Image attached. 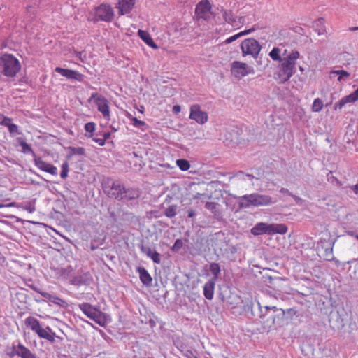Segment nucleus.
Wrapping results in <instances>:
<instances>
[{
	"mask_svg": "<svg viewBox=\"0 0 358 358\" xmlns=\"http://www.w3.org/2000/svg\"><path fill=\"white\" fill-rule=\"evenodd\" d=\"M299 57V51L292 50L281 60L278 71L275 73L274 78L276 81L279 83H285L291 78L294 72L296 60Z\"/></svg>",
	"mask_w": 358,
	"mask_h": 358,
	"instance_id": "f257e3e1",
	"label": "nucleus"
},
{
	"mask_svg": "<svg viewBox=\"0 0 358 358\" xmlns=\"http://www.w3.org/2000/svg\"><path fill=\"white\" fill-rule=\"evenodd\" d=\"M21 64L17 58L9 53L0 57V73L8 78H14L20 72Z\"/></svg>",
	"mask_w": 358,
	"mask_h": 358,
	"instance_id": "f03ea898",
	"label": "nucleus"
},
{
	"mask_svg": "<svg viewBox=\"0 0 358 358\" xmlns=\"http://www.w3.org/2000/svg\"><path fill=\"white\" fill-rule=\"evenodd\" d=\"M24 324L35 332L39 338L45 339L50 343L55 341L56 334L52 329L48 326L46 328H42L40 322L34 317L29 316L27 317L24 320Z\"/></svg>",
	"mask_w": 358,
	"mask_h": 358,
	"instance_id": "7ed1b4c3",
	"label": "nucleus"
},
{
	"mask_svg": "<svg viewBox=\"0 0 358 358\" xmlns=\"http://www.w3.org/2000/svg\"><path fill=\"white\" fill-rule=\"evenodd\" d=\"M287 231L288 228L284 224H267L265 222H259L251 229V233L254 236L285 234Z\"/></svg>",
	"mask_w": 358,
	"mask_h": 358,
	"instance_id": "20e7f679",
	"label": "nucleus"
},
{
	"mask_svg": "<svg viewBox=\"0 0 358 358\" xmlns=\"http://www.w3.org/2000/svg\"><path fill=\"white\" fill-rule=\"evenodd\" d=\"M79 308L90 319L94 320L101 327H105L108 321L106 313L100 310L99 308L92 306L87 303L79 304Z\"/></svg>",
	"mask_w": 358,
	"mask_h": 358,
	"instance_id": "39448f33",
	"label": "nucleus"
},
{
	"mask_svg": "<svg viewBox=\"0 0 358 358\" xmlns=\"http://www.w3.org/2000/svg\"><path fill=\"white\" fill-rule=\"evenodd\" d=\"M242 205L245 207L250 206H266L273 203L272 198L268 195L251 194L244 195L241 198Z\"/></svg>",
	"mask_w": 358,
	"mask_h": 358,
	"instance_id": "423d86ee",
	"label": "nucleus"
},
{
	"mask_svg": "<svg viewBox=\"0 0 358 358\" xmlns=\"http://www.w3.org/2000/svg\"><path fill=\"white\" fill-rule=\"evenodd\" d=\"M94 101L95 103L97 110L100 112L103 118L107 121H110V110L109 106L108 100L101 94L98 93H92L88 101L90 102Z\"/></svg>",
	"mask_w": 358,
	"mask_h": 358,
	"instance_id": "0eeeda50",
	"label": "nucleus"
},
{
	"mask_svg": "<svg viewBox=\"0 0 358 358\" xmlns=\"http://www.w3.org/2000/svg\"><path fill=\"white\" fill-rule=\"evenodd\" d=\"M241 48L243 56L250 55L253 58H257L262 47L257 40L250 38L242 41Z\"/></svg>",
	"mask_w": 358,
	"mask_h": 358,
	"instance_id": "6e6552de",
	"label": "nucleus"
},
{
	"mask_svg": "<svg viewBox=\"0 0 358 358\" xmlns=\"http://www.w3.org/2000/svg\"><path fill=\"white\" fill-rule=\"evenodd\" d=\"M6 355L13 358L17 356L20 358H38L35 354L27 348L25 345L19 343L17 345L13 344L11 348H7Z\"/></svg>",
	"mask_w": 358,
	"mask_h": 358,
	"instance_id": "1a4fd4ad",
	"label": "nucleus"
},
{
	"mask_svg": "<svg viewBox=\"0 0 358 358\" xmlns=\"http://www.w3.org/2000/svg\"><path fill=\"white\" fill-rule=\"evenodd\" d=\"M114 16L112 7L107 4H101L95 9L94 21H110Z\"/></svg>",
	"mask_w": 358,
	"mask_h": 358,
	"instance_id": "9d476101",
	"label": "nucleus"
},
{
	"mask_svg": "<svg viewBox=\"0 0 358 358\" xmlns=\"http://www.w3.org/2000/svg\"><path fill=\"white\" fill-rule=\"evenodd\" d=\"M211 5L208 0H202L198 3L195 9V14L199 19L208 20L210 19L211 12Z\"/></svg>",
	"mask_w": 358,
	"mask_h": 358,
	"instance_id": "9b49d317",
	"label": "nucleus"
},
{
	"mask_svg": "<svg viewBox=\"0 0 358 358\" xmlns=\"http://www.w3.org/2000/svg\"><path fill=\"white\" fill-rule=\"evenodd\" d=\"M189 118L199 124H204L208 120L207 113L202 111L199 104H194L190 107Z\"/></svg>",
	"mask_w": 358,
	"mask_h": 358,
	"instance_id": "f8f14e48",
	"label": "nucleus"
},
{
	"mask_svg": "<svg viewBox=\"0 0 358 358\" xmlns=\"http://www.w3.org/2000/svg\"><path fill=\"white\" fill-rule=\"evenodd\" d=\"M248 69L249 67L247 64L235 61L231 64V70L236 77L241 78L252 72V70H249Z\"/></svg>",
	"mask_w": 358,
	"mask_h": 358,
	"instance_id": "ddd939ff",
	"label": "nucleus"
},
{
	"mask_svg": "<svg viewBox=\"0 0 358 358\" xmlns=\"http://www.w3.org/2000/svg\"><path fill=\"white\" fill-rule=\"evenodd\" d=\"M34 162L38 169L52 176H57V168L54 165L43 161L41 157H35Z\"/></svg>",
	"mask_w": 358,
	"mask_h": 358,
	"instance_id": "4468645a",
	"label": "nucleus"
},
{
	"mask_svg": "<svg viewBox=\"0 0 358 358\" xmlns=\"http://www.w3.org/2000/svg\"><path fill=\"white\" fill-rule=\"evenodd\" d=\"M34 162L38 169L52 176H57V168L54 165L43 161L41 157H35Z\"/></svg>",
	"mask_w": 358,
	"mask_h": 358,
	"instance_id": "2eb2a0df",
	"label": "nucleus"
},
{
	"mask_svg": "<svg viewBox=\"0 0 358 358\" xmlns=\"http://www.w3.org/2000/svg\"><path fill=\"white\" fill-rule=\"evenodd\" d=\"M55 71L68 79L76 80L80 82L83 81L85 77L84 75L76 71L63 69L62 67H56Z\"/></svg>",
	"mask_w": 358,
	"mask_h": 358,
	"instance_id": "dca6fc26",
	"label": "nucleus"
},
{
	"mask_svg": "<svg viewBox=\"0 0 358 358\" xmlns=\"http://www.w3.org/2000/svg\"><path fill=\"white\" fill-rule=\"evenodd\" d=\"M222 16L224 20L233 27H241L243 24V17L236 16L231 10H224Z\"/></svg>",
	"mask_w": 358,
	"mask_h": 358,
	"instance_id": "f3484780",
	"label": "nucleus"
},
{
	"mask_svg": "<svg viewBox=\"0 0 358 358\" xmlns=\"http://www.w3.org/2000/svg\"><path fill=\"white\" fill-rule=\"evenodd\" d=\"M35 290L38 293H39L42 296L47 299L51 303H52L53 304H55L60 308H67L69 306L68 303L65 300L62 299V298H60L59 296L52 295L46 292L40 291L39 289H36Z\"/></svg>",
	"mask_w": 358,
	"mask_h": 358,
	"instance_id": "a211bd4d",
	"label": "nucleus"
},
{
	"mask_svg": "<svg viewBox=\"0 0 358 358\" xmlns=\"http://www.w3.org/2000/svg\"><path fill=\"white\" fill-rule=\"evenodd\" d=\"M136 4V0H118L117 9L120 15L130 13Z\"/></svg>",
	"mask_w": 358,
	"mask_h": 358,
	"instance_id": "6ab92c4d",
	"label": "nucleus"
},
{
	"mask_svg": "<svg viewBox=\"0 0 358 358\" xmlns=\"http://www.w3.org/2000/svg\"><path fill=\"white\" fill-rule=\"evenodd\" d=\"M141 251L148 257L150 258L155 263L158 264L161 263V255L155 250L142 245L141 246Z\"/></svg>",
	"mask_w": 358,
	"mask_h": 358,
	"instance_id": "aec40b11",
	"label": "nucleus"
},
{
	"mask_svg": "<svg viewBox=\"0 0 358 358\" xmlns=\"http://www.w3.org/2000/svg\"><path fill=\"white\" fill-rule=\"evenodd\" d=\"M125 193V188L120 183H113L111 187V192L109 196L115 199L121 200L123 199V194Z\"/></svg>",
	"mask_w": 358,
	"mask_h": 358,
	"instance_id": "412c9836",
	"label": "nucleus"
},
{
	"mask_svg": "<svg viewBox=\"0 0 358 358\" xmlns=\"http://www.w3.org/2000/svg\"><path fill=\"white\" fill-rule=\"evenodd\" d=\"M138 35L150 47L153 49L158 48V45L154 42L152 38L148 31L139 29L138 31Z\"/></svg>",
	"mask_w": 358,
	"mask_h": 358,
	"instance_id": "4be33fe9",
	"label": "nucleus"
},
{
	"mask_svg": "<svg viewBox=\"0 0 358 358\" xmlns=\"http://www.w3.org/2000/svg\"><path fill=\"white\" fill-rule=\"evenodd\" d=\"M215 285V282L214 280H209L204 285L203 295L208 300H211L213 298Z\"/></svg>",
	"mask_w": 358,
	"mask_h": 358,
	"instance_id": "5701e85b",
	"label": "nucleus"
},
{
	"mask_svg": "<svg viewBox=\"0 0 358 358\" xmlns=\"http://www.w3.org/2000/svg\"><path fill=\"white\" fill-rule=\"evenodd\" d=\"M138 272L142 283L147 286L150 285L152 281V278L148 271L145 268L139 267L138 268Z\"/></svg>",
	"mask_w": 358,
	"mask_h": 358,
	"instance_id": "b1692460",
	"label": "nucleus"
},
{
	"mask_svg": "<svg viewBox=\"0 0 358 358\" xmlns=\"http://www.w3.org/2000/svg\"><path fill=\"white\" fill-rule=\"evenodd\" d=\"M333 75H338L337 80L341 82L343 78H349L350 73L344 70H335L330 72L331 78Z\"/></svg>",
	"mask_w": 358,
	"mask_h": 358,
	"instance_id": "393cba45",
	"label": "nucleus"
},
{
	"mask_svg": "<svg viewBox=\"0 0 358 358\" xmlns=\"http://www.w3.org/2000/svg\"><path fill=\"white\" fill-rule=\"evenodd\" d=\"M209 269L214 276V281H215L221 271L220 265L215 262L211 263Z\"/></svg>",
	"mask_w": 358,
	"mask_h": 358,
	"instance_id": "a878e982",
	"label": "nucleus"
},
{
	"mask_svg": "<svg viewBox=\"0 0 358 358\" xmlns=\"http://www.w3.org/2000/svg\"><path fill=\"white\" fill-rule=\"evenodd\" d=\"M280 52V49L279 48L275 47L269 52L268 55L273 61L281 62L282 59H281Z\"/></svg>",
	"mask_w": 358,
	"mask_h": 358,
	"instance_id": "bb28decb",
	"label": "nucleus"
},
{
	"mask_svg": "<svg viewBox=\"0 0 358 358\" xmlns=\"http://www.w3.org/2000/svg\"><path fill=\"white\" fill-rule=\"evenodd\" d=\"M178 206L176 205L169 206L164 211L166 217L171 218L176 215Z\"/></svg>",
	"mask_w": 358,
	"mask_h": 358,
	"instance_id": "cd10ccee",
	"label": "nucleus"
},
{
	"mask_svg": "<svg viewBox=\"0 0 358 358\" xmlns=\"http://www.w3.org/2000/svg\"><path fill=\"white\" fill-rule=\"evenodd\" d=\"M323 102L320 98H316L314 99L313 105H312V110L313 112H320L323 108Z\"/></svg>",
	"mask_w": 358,
	"mask_h": 358,
	"instance_id": "c85d7f7f",
	"label": "nucleus"
},
{
	"mask_svg": "<svg viewBox=\"0 0 358 358\" xmlns=\"http://www.w3.org/2000/svg\"><path fill=\"white\" fill-rule=\"evenodd\" d=\"M343 98L346 103H355V101H358V87L354 92L351 93L348 96H344Z\"/></svg>",
	"mask_w": 358,
	"mask_h": 358,
	"instance_id": "c756f323",
	"label": "nucleus"
},
{
	"mask_svg": "<svg viewBox=\"0 0 358 358\" xmlns=\"http://www.w3.org/2000/svg\"><path fill=\"white\" fill-rule=\"evenodd\" d=\"M176 164L182 171H187L190 168L189 162L183 159L176 160Z\"/></svg>",
	"mask_w": 358,
	"mask_h": 358,
	"instance_id": "7c9ffc66",
	"label": "nucleus"
},
{
	"mask_svg": "<svg viewBox=\"0 0 358 358\" xmlns=\"http://www.w3.org/2000/svg\"><path fill=\"white\" fill-rule=\"evenodd\" d=\"M69 172V164L67 161L63 162L62 165V171L60 173V176L62 179H66L68 177V173Z\"/></svg>",
	"mask_w": 358,
	"mask_h": 358,
	"instance_id": "2f4dec72",
	"label": "nucleus"
},
{
	"mask_svg": "<svg viewBox=\"0 0 358 358\" xmlns=\"http://www.w3.org/2000/svg\"><path fill=\"white\" fill-rule=\"evenodd\" d=\"M133 122V125L137 128H141L146 125L145 122L142 120H138L136 117H132L130 114L127 115Z\"/></svg>",
	"mask_w": 358,
	"mask_h": 358,
	"instance_id": "473e14b6",
	"label": "nucleus"
},
{
	"mask_svg": "<svg viewBox=\"0 0 358 358\" xmlns=\"http://www.w3.org/2000/svg\"><path fill=\"white\" fill-rule=\"evenodd\" d=\"M20 145L22 147V152H33V150L31 148V146L26 143L24 140L22 138H18Z\"/></svg>",
	"mask_w": 358,
	"mask_h": 358,
	"instance_id": "72a5a7b5",
	"label": "nucleus"
},
{
	"mask_svg": "<svg viewBox=\"0 0 358 358\" xmlns=\"http://www.w3.org/2000/svg\"><path fill=\"white\" fill-rule=\"evenodd\" d=\"M96 129V124L93 122H87L85 125V130L86 132L90 134L89 137H92V134Z\"/></svg>",
	"mask_w": 358,
	"mask_h": 358,
	"instance_id": "f704fd0d",
	"label": "nucleus"
},
{
	"mask_svg": "<svg viewBox=\"0 0 358 358\" xmlns=\"http://www.w3.org/2000/svg\"><path fill=\"white\" fill-rule=\"evenodd\" d=\"M181 351L184 356H185L187 358H199L196 351L189 349H184Z\"/></svg>",
	"mask_w": 358,
	"mask_h": 358,
	"instance_id": "c9c22d12",
	"label": "nucleus"
},
{
	"mask_svg": "<svg viewBox=\"0 0 358 358\" xmlns=\"http://www.w3.org/2000/svg\"><path fill=\"white\" fill-rule=\"evenodd\" d=\"M70 150L72 155H77L81 156L85 155V150L83 147L70 148Z\"/></svg>",
	"mask_w": 358,
	"mask_h": 358,
	"instance_id": "e433bc0d",
	"label": "nucleus"
},
{
	"mask_svg": "<svg viewBox=\"0 0 358 358\" xmlns=\"http://www.w3.org/2000/svg\"><path fill=\"white\" fill-rule=\"evenodd\" d=\"M12 119L5 116L3 114H0V125L8 127V125L12 122Z\"/></svg>",
	"mask_w": 358,
	"mask_h": 358,
	"instance_id": "4c0bfd02",
	"label": "nucleus"
},
{
	"mask_svg": "<svg viewBox=\"0 0 358 358\" xmlns=\"http://www.w3.org/2000/svg\"><path fill=\"white\" fill-rule=\"evenodd\" d=\"M7 127L8 128L9 132L10 134H20L17 125L12 123V122L8 125Z\"/></svg>",
	"mask_w": 358,
	"mask_h": 358,
	"instance_id": "58836bf2",
	"label": "nucleus"
},
{
	"mask_svg": "<svg viewBox=\"0 0 358 358\" xmlns=\"http://www.w3.org/2000/svg\"><path fill=\"white\" fill-rule=\"evenodd\" d=\"M217 203L215 202H207L205 205V208L211 212H215L217 209Z\"/></svg>",
	"mask_w": 358,
	"mask_h": 358,
	"instance_id": "ea45409f",
	"label": "nucleus"
},
{
	"mask_svg": "<svg viewBox=\"0 0 358 358\" xmlns=\"http://www.w3.org/2000/svg\"><path fill=\"white\" fill-rule=\"evenodd\" d=\"M346 103L344 98L343 97L338 102L336 103L334 105V110H341Z\"/></svg>",
	"mask_w": 358,
	"mask_h": 358,
	"instance_id": "a19ab883",
	"label": "nucleus"
},
{
	"mask_svg": "<svg viewBox=\"0 0 358 358\" xmlns=\"http://www.w3.org/2000/svg\"><path fill=\"white\" fill-rule=\"evenodd\" d=\"M182 245H183L182 241L181 239H177L175 241L173 246L172 247V250H178L182 247Z\"/></svg>",
	"mask_w": 358,
	"mask_h": 358,
	"instance_id": "79ce46f5",
	"label": "nucleus"
},
{
	"mask_svg": "<svg viewBox=\"0 0 358 358\" xmlns=\"http://www.w3.org/2000/svg\"><path fill=\"white\" fill-rule=\"evenodd\" d=\"M238 38H240L238 34H236L234 36H231V37L227 38L225 41H224V43L226 44H229L234 41H236V39H238Z\"/></svg>",
	"mask_w": 358,
	"mask_h": 358,
	"instance_id": "37998d69",
	"label": "nucleus"
},
{
	"mask_svg": "<svg viewBox=\"0 0 358 358\" xmlns=\"http://www.w3.org/2000/svg\"><path fill=\"white\" fill-rule=\"evenodd\" d=\"M255 30V28H252V29H247V30H244V31H241V32H239L238 34L239 36L241 37V36L250 34V33H252Z\"/></svg>",
	"mask_w": 358,
	"mask_h": 358,
	"instance_id": "c03bdc74",
	"label": "nucleus"
},
{
	"mask_svg": "<svg viewBox=\"0 0 358 358\" xmlns=\"http://www.w3.org/2000/svg\"><path fill=\"white\" fill-rule=\"evenodd\" d=\"M92 140L97 143L100 146H103L106 143V141L103 138H93Z\"/></svg>",
	"mask_w": 358,
	"mask_h": 358,
	"instance_id": "a18cd8bd",
	"label": "nucleus"
},
{
	"mask_svg": "<svg viewBox=\"0 0 358 358\" xmlns=\"http://www.w3.org/2000/svg\"><path fill=\"white\" fill-rule=\"evenodd\" d=\"M172 110L175 114H178L181 111V107L179 105H176L173 107Z\"/></svg>",
	"mask_w": 358,
	"mask_h": 358,
	"instance_id": "49530a36",
	"label": "nucleus"
},
{
	"mask_svg": "<svg viewBox=\"0 0 358 358\" xmlns=\"http://www.w3.org/2000/svg\"><path fill=\"white\" fill-rule=\"evenodd\" d=\"M15 206V203H8V204H2V203H0V208H4V207H13Z\"/></svg>",
	"mask_w": 358,
	"mask_h": 358,
	"instance_id": "de8ad7c7",
	"label": "nucleus"
},
{
	"mask_svg": "<svg viewBox=\"0 0 358 358\" xmlns=\"http://www.w3.org/2000/svg\"><path fill=\"white\" fill-rule=\"evenodd\" d=\"M195 215V212L194 210L190 209L188 210V217L192 218Z\"/></svg>",
	"mask_w": 358,
	"mask_h": 358,
	"instance_id": "09e8293b",
	"label": "nucleus"
},
{
	"mask_svg": "<svg viewBox=\"0 0 358 358\" xmlns=\"http://www.w3.org/2000/svg\"><path fill=\"white\" fill-rule=\"evenodd\" d=\"M110 137V134L109 132H105L103 134V138L105 139V141H106V140H108L109 138Z\"/></svg>",
	"mask_w": 358,
	"mask_h": 358,
	"instance_id": "8fccbe9b",
	"label": "nucleus"
},
{
	"mask_svg": "<svg viewBox=\"0 0 358 358\" xmlns=\"http://www.w3.org/2000/svg\"><path fill=\"white\" fill-rule=\"evenodd\" d=\"M352 189L356 194H358V185L352 186Z\"/></svg>",
	"mask_w": 358,
	"mask_h": 358,
	"instance_id": "3c124183",
	"label": "nucleus"
},
{
	"mask_svg": "<svg viewBox=\"0 0 358 358\" xmlns=\"http://www.w3.org/2000/svg\"><path fill=\"white\" fill-rule=\"evenodd\" d=\"M203 194L198 193L197 194L194 196V199H199Z\"/></svg>",
	"mask_w": 358,
	"mask_h": 358,
	"instance_id": "603ef678",
	"label": "nucleus"
},
{
	"mask_svg": "<svg viewBox=\"0 0 358 358\" xmlns=\"http://www.w3.org/2000/svg\"><path fill=\"white\" fill-rule=\"evenodd\" d=\"M350 30L351 31H354L358 30V27H350Z\"/></svg>",
	"mask_w": 358,
	"mask_h": 358,
	"instance_id": "864d4df0",
	"label": "nucleus"
},
{
	"mask_svg": "<svg viewBox=\"0 0 358 358\" xmlns=\"http://www.w3.org/2000/svg\"><path fill=\"white\" fill-rule=\"evenodd\" d=\"M317 22H318L319 23H320V24H323V23H324V19H323V18H320V19H319V20H318V21H317Z\"/></svg>",
	"mask_w": 358,
	"mask_h": 358,
	"instance_id": "5fc2aeb1",
	"label": "nucleus"
},
{
	"mask_svg": "<svg viewBox=\"0 0 358 358\" xmlns=\"http://www.w3.org/2000/svg\"><path fill=\"white\" fill-rule=\"evenodd\" d=\"M324 32H325V29H323L321 31H319V32H318V34H319V35H320V34H323Z\"/></svg>",
	"mask_w": 358,
	"mask_h": 358,
	"instance_id": "6e6d98bb",
	"label": "nucleus"
},
{
	"mask_svg": "<svg viewBox=\"0 0 358 358\" xmlns=\"http://www.w3.org/2000/svg\"><path fill=\"white\" fill-rule=\"evenodd\" d=\"M299 70H300V71L303 72V68L302 66H300L299 67Z\"/></svg>",
	"mask_w": 358,
	"mask_h": 358,
	"instance_id": "4d7b16f0",
	"label": "nucleus"
},
{
	"mask_svg": "<svg viewBox=\"0 0 358 358\" xmlns=\"http://www.w3.org/2000/svg\"><path fill=\"white\" fill-rule=\"evenodd\" d=\"M110 127H111V129H112L114 131H117V129H116L115 128L113 127L112 126H111Z\"/></svg>",
	"mask_w": 358,
	"mask_h": 358,
	"instance_id": "13d9d810",
	"label": "nucleus"
},
{
	"mask_svg": "<svg viewBox=\"0 0 358 358\" xmlns=\"http://www.w3.org/2000/svg\"><path fill=\"white\" fill-rule=\"evenodd\" d=\"M271 308H272L273 310H277V308H276V307H275V306H273V307H272Z\"/></svg>",
	"mask_w": 358,
	"mask_h": 358,
	"instance_id": "bf43d9fd",
	"label": "nucleus"
}]
</instances>
